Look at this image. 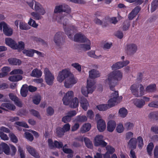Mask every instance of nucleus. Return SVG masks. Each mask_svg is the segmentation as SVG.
<instances>
[{"mask_svg": "<svg viewBox=\"0 0 158 158\" xmlns=\"http://www.w3.org/2000/svg\"><path fill=\"white\" fill-rule=\"evenodd\" d=\"M71 9L70 7L64 3L56 5L54 10V14H58L56 20L58 22L66 25L68 23L69 19L72 18L70 15Z\"/></svg>", "mask_w": 158, "mask_h": 158, "instance_id": "nucleus-1", "label": "nucleus"}, {"mask_svg": "<svg viewBox=\"0 0 158 158\" xmlns=\"http://www.w3.org/2000/svg\"><path fill=\"white\" fill-rule=\"evenodd\" d=\"M122 77V73L119 70L113 71L107 75V77L105 81V83L108 84L110 89L114 90V87L117 85L118 81L120 80Z\"/></svg>", "mask_w": 158, "mask_h": 158, "instance_id": "nucleus-2", "label": "nucleus"}, {"mask_svg": "<svg viewBox=\"0 0 158 158\" xmlns=\"http://www.w3.org/2000/svg\"><path fill=\"white\" fill-rule=\"evenodd\" d=\"M73 92L72 91H68L62 99L63 104L65 105H69L70 107L73 108L77 107L79 104L78 99L75 97L73 99Z\"/></svg>", "mask_w": 158, "mask_h": 158, "instance_id": "nucleus-3", "label": "nucleus"}, {"mask_svg": "<svg viewBox=\"0 0 158 158\" xmlns=\"http://www.w3.org/2000/svg\"><path fill=\"white\" fill-rule=\"evenodd\" d=\"M130 89L132 94L136 97H140L144 94V87L139 83H136L131 85Z\"/></svg>", "mask_w": 158, "mask_h": 158, "instance_id": "nucleus-4", "label": "nucleus"}, {"mask_svg": "<svg viewBox=\"0 0 158 158\" xmlns=\"http://www.w3.org/2000/svg\"><path fill=\"white\" fill-rule=\"evenodd\" d=\"M95 82L93 80L88 79L86 87L81 88V92L85 97H87L88 94L92 93L96 88L95 85Z\"/></svg>", "mask_w": 158, "mask_h": 158, "instance_id": "nucleus-5", "label": "nucleus"}, {"mask_svg": "<svg viewBox=\"0 0 158 158\" xmlns=\"http://www.w3.org/2000/svg\"><path fill=\"white\" fill-rule=\"evenodd\" d=\"M26 3L33 10L37 11L41 15H44L45 13V11L42 5L39 2L35 1H32L31 2H29L26 1Z\"/></svg>", "mask_w": 158, "mask_h": 158, "instance_id": "nucleus-6", "label": "nucleus"}, {"mask_svg": "<svg viewBox=\"0 0 158 158\" xmlns=\"http://www.w3.org/2000/svg\"><path fill=\"white\" fill-rule=\"evenodd\" d=\"M44 73L46 82L49 85H52L54 79V75L47 68H44Z\"/></svg>", "mask_w": 158, "mask_h": 158, "instance_id": "nucleus-7", "label": "nucleus"}, {"mask_svg": "<svg viewBox=\"0 0 158 158\" xmlns=\"http://www.w3.org/2000/svg\"><path fill=\"white\" fill-rule=\"evenodd\" d=\"M137 49V45L133 43L127 44L125 47L126 53L129 56H133L136 52Z\"/></svg>", "mask_w": 158, "mask_h": 158, "instance_id": "nucleus-8", "label": "nucleus"}, {"mask_svg": "<svg viewBox=\"0 0 158 158\" xmlns=\"http://www.w3.org/2000/svg\"><path fill=\"white\" fill-rule=\"evenodd\" d=\"M71 74L70 71L66 69L63 70L59 73L57 77V81L60 82H62L64 79H66Z\"/></svg>", "mask_w": 158, "mask_h": 158, "instance_id": "nucleus-9", "label": "nucleus"}, {"mask_svg": "<svg viewBox=\"0 0 158 158\" xmlns=\"http://www.w3.org/2000/svg\"><path fill=\"white\" fill-rule=\"evenodd\" d=\"M107 143L103 140V136L101 135H97L94 138V145L95 146H101L104 147L106 146Z\"/></svg>", "mask_w": 158, "mask_h": 158, "instance_id": "nucleus-10", "label": "nucleus"}, {"mask_svg": "<svg viewBox=\"0 0 158 158\" xmlns=\"http://www.w3.org/2000/svg\"><path fill=\"white\" fill-rule=\"evenodd\" d=\"M77 80L71 74L70 76L65 79L64 83V86L67 88L71 87L74 84L77 83Z\"/></svg>", "mask_w": 158, "mask_h": 158, "instance_id": "nucleus-11", "label": "nucleus"}, {"mask_svg": "<svg viewBox=\"0 0 158 158\" xmlns=\"http://www.w3.org/2000/svg\"><path fill=\"white\" fill-rule=\"evenodd\" d=\"M62 32H58L56 33L54 36L53 41L57 46H60L62 44Z\"/></svg>", "mask_w": 158, "mask_h": 158, "instance_id": "nucleus-12", "label": "nucleus"}, {"mask_svg": "<svg viewBox=\"0 0 158 158\" xmlns=\"http://www.w3.org/2000/svg\"><path fill=\"white\" fill-rule=\"evenodd\" d=\"M112 99L109 100L108 102V104H103L98 105L96 108L99 111H104L107 110L113 106V104H112Z\"/></svg>", "mask_w": 158, "mask_h": 158, "instance_id": "nucleus-13", "label": "nucleus"}, {"mask_svg": "<svg viewBox=\"0 0 158 158\" xmlns=\"http://www.w3.org/2000/svg\"><path fill=\"white\" fill-rule=\"evenodd\" d=\"M66 25H64V28L65 30L66 34L68 35L70 39L72 38V34L74 32H76L77 28L73 26H70L69 28H66Z\"/></svg>", "mask_w": 158, "mask_h": 158, "instance_id": "nucleus-14", "label": "nucleus"}, {"mask_svg": "<svg viewBox=\"0 0 158 158\" xmlns=\"http://www.w3.org/2000/svg\"><path fill=\"white\" fill-rule=\"evenodd\" d=\"M88 39L85 35L81 34H77L74 36V40L77 42L83 43Z\"/></svg>", "mask_w": 158, "mask_h": 158, "instance_id": "nucleus-15", "label": "nucleus"}, {"mask_svg": "<svg viewBox=\"0 0 158 158\" xmlns=\"http://www.w3.org/2000/svg\"><path fill=\"white\" fill-rule=\"evenodd\" d=\"M3 152L6 155L10 154V148L8 145L4 143H2L0 144V154H2Z\"/></svg>", "mask_w": 158, "mask_h": 158, "instance_id": "nucleus-16", "label": "nucleus"}, {"mask_svg": "<svg viewBox=\"0 0 158 158\" xmlns=\"http://www.w3.org/2000/svg\"><path fill=\"white\" fill-rule=\"evenodd\" d=\"M4 108H6L8 110L14 111L16 109L15 106L13 104L9 103H2L0 107V108L5 111L7 110Z\"/></svg>", "mask_w": 158, "mask_h": 158, "instance_id": "nucleus-17", "label": "nucleus"}, {"mask_svg": "<svg viewBox=\"0 0 158 158\" xmlns=\"http://www.w3.org/2000/svg\"><path fill=\"white\" fill-rule=\"evenodd\" d=\"M26 148L27 151L32 156L35 158H40V156L35 149L33 147L27 145Z\"/></svg>", "mask_w": 158, "mask_h": 158, "instance_id": "nucleus-18", "label": "nucleus"}, {"mask_svg": "<svg viewBox=\"0 0 158 158\" xmlns=\"http://www.w3.org/2000/svg\"><path fill=\"white\" fill-rule=\"evenodd\" d=\"M1 25L3 27V31L5 35L7 36H10L12 34L13 30L11 28L8 27L6 24L3 23L2 24H0V25Z\"/></svg>", "mask_w": 158, "mask_h": 158, "instance_id": "nucleus-19", "label": "nucleus"}, {"mask_svg": "<svg viewBox=\"0 0 158 158\" xmlns=\"http://www.w3.org/2000/svg\"><path fill=\"white\" fill-rule=\"evenodd\" d=\"M97 127L98 130L100 132H102L106 128V124L105 121L102 119H99L97 123Z\"/></svg>", "mask_w": 158, "mask_h": 158, "instance_id": "nucleus-20", "label": "nucleus"}, {"mask_svg": "<svg viewBox=\"0 0 158 158\" xmlns=\"http://www.w3.org/2000/svg\"><path fill=\"white\" fill-rule=\"evenodd\" d=\"M6 44L14 49H16L17 46L16 43L13 39L10 38H7L5 39Z\"/></svg>", "mask_w": 158, "mask_h": 158, "instance_id": "nucleus-21", "label": "nucleus"}, {"mask_svg": "<svg viewBox=\"0 0 158 158\" xmlns=\"http://www.w3.org/2000/svg\"><path fill=\"white\" fill-rule=\"evenodd\" d=\"M111 98L109 100L112 99V104H113V106L118 103L117 102L118 98V91H114L111 93Z\"/></svg>", "mask_w": 158, "mask_h": 158, "instance_id": "nucleus-22", "label": "nucleus"}, {"mask_svg": "<svg viewBox=\"0 0 158 158\" xmlns=\"http://www.w3.org/2000/svg\"><path fill=\"white\" fill-rule=\"evenodd\" d=\"M89 77L91 80H93L94 79L99 77L100 76V73L99 72L94 69H93L90 70L89 72Z\"/></svg>", "mask_w": 158, "mask_h": 158, "instance_id": "nucleus-23", "label": "nucleus"}, {"mask_svg": "<svg viewBox=\"0 0 158 158\" xmlns=\"http://www.w3.org/2000/svg\"><path fill=\"white\" fill-rule=\"evenodd\" d=\"M116 126L115 122L113 120H110L107 123V129L108 131L112 132L114 130Z\"/></svg>", "mask_w": 158, "mask_h": 158, "instance_id": "nucleus-24", "label": "nucleus"}, {"mask_svg": "<svg viewBox=\"0 0 158 158\" xmlns=\"http://www.w3.org/2000/svg\"><path fill=\"white\" fill-rule=\"evenodd\" d=\"M150 119L152 121H158V111L152 112L150 113L148 115Z\"/></svg>", "mask_w": 158, "mask_h": 158, "instance_id": "nucleus-25", "label": "nucleus"}, {"mask_svg": "<svg viewBox=\"0 0 158 158\" xmlns=\"http://www.w3.org/2000/svg\"><path fill=\"white\" fill-rule=\"evenodd\" d=\"M80 103L82 108L85 110H87L89 106V104L86 99L83 97L81 98Z\"/></svg>", "mask_w": 158, "mask_h": 158, "instance_id": "nucleus-26", "label": "nucleus"}, {"mask_svg": "<svg viewBox=\"0 0 158 158\" xmlns=\"http://www.w3.org/2000/svg\"><path fill=\"white\" fill-rule=\"evenodd\" d=\"M145 103V101L142 99H137L134 101L135 105L139 108H142Z\"/></svg>", "mask_w": 158, "mask_h": 158, "instance_id": "nucleus-27", "label": "nucleus"}, {"mask_svg": "<svg viewBox=\"0 0 158 158\" xmlns=\"http://www.w3.org/2000/svg\"><path fill=\"white\" fill-rule=\"evenodd\" d=\"M84 43H86L87 44H81L80 45V47L84 51H86L90 50L91 48L90 41L88 39Z\"/></svg>", "mask_w": 158, "mask_h": 158, "instance_id": "nucleus-28", "label": "nucleus"}, {"mask_svg": "<svg viewBox=\"0 0 158 158\" xmlns=\"http://www.w3.org/2000/svg\"><path fill=\"white\" fill-rule=\"evenodd\" d=\"M156 90V84H153L148 86L145 89L146 92L149 93L154 92Z\"/></svg>", "mask_w": 158, "mask_h": 158, "instance_id": "nucleus-29", "label": "nucleus"}, {"mask_svg": "<svg viewBox=\"0 0 158 158\" xmlns=\"http://www.w3.org/2000/svg\"><path fill=\"white\" fill-rule=\"evenodd\" d=\"M28 92V86L27 85H23L21 90L20 94L21 96L23 97H26Z\"/></svg>", "mask_w": 158, "mask_h": 158, "instance_id": "nucleus-30", "label": "nucleus"}, {"mask_svg": "<svg viewBox=\"0 0 158 158\" xmlns=\"http://www.w3.org/2000/svg\"><path fill=\"white\" fill-rule=\"evenodd\" d=\"M137 140L134 138H132L129 141L128 145L129 147L132 149H135L136 147Z\"/></svg>", "mask_w": 158, "mask_h": 158, "instance_id": "nucleus-31", "label": "nucleus"}, {"mask_svg": "<svg viewBox=\"0 0 158 158\" xmlns=\"http://www.w3.org/2000/svg\"><path fill=\"white\" fill-rule=\"evenodd\" d=\"M42 74V72L37 69H33L30 74L31 76L36 77H40Z\"/></svg>", "mask_w": 158, "mask_h": 158, "instance_id": "nucleus-32", "label": "nucleus"}, {"mask_svg": "<svg viewBox=\"0 0 158 158\" xmlns=\"http://www.w3.org/2000/svg\"><path fill=\"white\" fill-rule=\"evenodd\" d=\"M23 77L20 75H14L9 77L8 79L11 81L17 82L21 80Z\"/></svg>", "mask_w": 158, "mask_h": 158, "instance_id": "nucleus-33", "label": "nucleus"}, {"mask_svg": "<svg viewBox=\"0 0 158 158\" xmlns=\"http://www.w3.org/2000/svg\"><path fill=\"white\" fill-rule=\"evenodd\" d=\"M8 61L9 64L14 65H19L21 63L19 60L15 58H9Z\"/></svg>", "mask_w": 158, "mask_h": 158, "instance_id": "nucleus-34", "label": "nucleus"}, {"mask_svg": "<svg viewBox=\"0 0 158 158\" xmlns=\"http://www.w3.org/2000/svg\"><path fill=\"white\" fill-rule=\"evenodd\" d=\"M118 113L120 117L124 118L127 114V111L125 108L123 107L119 110Z\"/></svg>", "mask_w": 158, "mask_h": 158, "instance_id": "nucleus-35", "label": "nucleus"}, {"mask_svg": "<svg viewBox=\"0 0 158 158\" xmlns=\"http://www.w3.org/2000/svg\"><path fill=\"white\" fill-rule=\"evenodd\" d=\"M91 126L90 124L87 123L84 125L81 129V131L82 133L86 132L90 130Z\"/></svg>", "mask_w": 158, "mask_h": 158, "instance_id": "nucleus-36", "label": "nucleus"}, {"mask_svg": "<svg viewBox=\"0 0 158 158\" xmlns=\"http://www.w3.org/2000/svg\"><path fill=\"white\" fill-rule=\"evenodd\" d=\"M24 54H25L26 56L32 57L33 56L34 53H35V50L32 49H29L28 50L25 49L23 51Z\"/></svg>", "mask_w": 158, "mask_h": 158, "instance_id": "nucleus-37", "label": "nucleus"}, {"mask_svg": "<svg viewBox=\"0 0 158 158\" xmlns=\"http://www.w3.org/2000/svg\"><path fill=\"white\" fill-rule=\"evenodd\" d=\"M134 127L133 123L130 122H127L124 124L125 128L127 131H129L132 129Z\"/></svg>", "mask_w": 158, "mask_h": 158, "instance_id": "nucleus-38", "label": "nucleus"}, {"mask_svg": "<svg viewBox=\"0 0 158 158\" xmlns=\"http://www.w3.org/2000/svg\"><path fill=\"white\" fill-rule=\"evenodd\" d=\"M31 15L33 16V18L36 20H39L42 18V17L40 15H41L37 12H32L31 13Z\"/></svg>", "mask_w": 158, "mask_h": 158, "instance_id": "nucleus-39", "label": "nucleus"}, {"mask_svg": "<svg viewBox=\"0 0 158 158\" xmlns=\"http://www.w3.org/2000/svg\"><path fill=\"white\" fill-rule=\"evenodd\" d=\"M122 62H118L114 64L111 68L113 70L120 69L122 68Z\"/></svg>", "mask_w": 158, "mask_h": 158, "instance_id": "nucleus-40", "label": "nucleus"}, {"mask_svg": "<svg viewBox=\"0 0 158 158\" xmlns=\"http://www.w3.org/2000/svg\"><path fill=\"white\" fill-rule=\"evenodd\" d=\"M41 97L40 95H37L34 96L33 98V103L36 105H38L40 102Z\"/></svg>", "mask_w": 158, "mask_h": 158, "instance_id": "nucleus-41", "label": "nucleus"}, {"mask_svg": "<svg viewBox=\"0 0 158 158\" xmlns=\"http://www.w3.org/2000/svg\"><path fill=\"white\" fill-rule=\"evenodd\" d=\"M84 141L86 146L89 148L92 149L93 148V144L90 140L87 138H84Z\"/></svg>", "mask_w": 158, "mask_h": 158, "instance_id": "nucleus-42", "label": "nucleus"}, {"mask_svg": "<svg viewBox=\"0 0 158 158\" xmlns=\"http://www.w3.org/2000/svg\"><path fill=\"white\" fill-rule=\"evenodd\" d=\"M19 28L22 30H27L30 28L27 24L23 22H20L19 24Z\"/></svg>", "mask_w": 158, "mask_h": 158, "instance_id": "nucleus-43", "label": "nucleus"}, {"mask_svg": "<svg viewBox=\"0 0 158 158\" xmlns=\"http://www.w3.org/2000/svg\"><path fill=\"white\" fill-rule=\"evenodd\" d=\"M64 131L62 128L57 127L56 129V133L58 136L60 137L64 135Z\"/></svg>", "mask_w": 158, "mask_h": 158, "instance_id": "nucleus-44", "label": "nucleus"}, {"mask_svg": "<svg viewBox=\"0 0 158 158\" xmlns=\"http://www.w3.org/2000/svg\"><path fill=\"white\" fill-rule=\"evenodd\" d=\"M130 22L128 20L125 21L123 23V31L128 30L130 26Z\"/></svg>", "mask_w": 158, "mask_h": 158, "instance_id": "nucleus-45", "label": "nucleus"}, {"mask_svg": "<svg viewBox=\"0 0 158 158\" xmlns=\"http://www.w3.org/2000/svg\"><path fill=\"white\" fill-rule=\"evenodd\" d=\"M138 147L141 149L143 145V140L141 136H139L137 138Z\"/></svg>", "mask_w": 158, "mask_h": 158, "instance_id": "nucleus-46", "label": "nucleus"}, {"mask_svg": "<svg viewBox=\"0 0 158 158\" xmlns=\"http://www.w3.org/2000/svg\"><path fill=\"white\" fill-rule=\"evenodd\" d=\"M154 147V145L152 143H150L147 147V152L150 156L152 155V152Z\"/></svg>", "mask_w": 158, "mask_h": 158, "instance_id": "nucleus-47", "label": "nucleus"}, {"mask_svg": "<svg viewBox=\"0 0 158 158\" xmlns=\"http://www.w3.org/2000/svg\"><path fill=\"white\" fill-rule=\"evenodd\" d=\"M106 150H107L106 153L112 154L115 151V149L112 147L110 145H107L106 147Z\"/></svg>", "mask_w": 158, "mask_h": 158, "instance_id": "nucleus-48", "label": "nucleus"}, {"mask_svg": "<svg viewBox=\"0 0 158 158\" xmlns=\"http://www.w3.org/2000/svg\"><path fill=\"white\" fill-rule=\"evenodd\" d=\"M23 73V70L20 69H16L13 70L10 73L11 75H15L17 74H22Z\"/></svg>", "mask_w": 158, "mask_h": 158, "instance_id": "nucleus-49", "label": "nucleus"}, {"mask_svg": "<svg viewBox=\"0 0 158 158\" xmlns=\"http://www.w3.org/2000/svg\"><path fill=\"white\" fill-rule=\"evenodd\" d=\"M28 24L34 28H36L38 26V24L36 23L35 21L31 18L28 22Z\"/></svg>", "mask_w": 158, "mask_h": 158, "instance_id": "nucleus-50", "label": "nucleus"}, {"mask_svg": "<svg viewBox=\"0 0 158 158\" xmlns=\"http://www.w3.org/2000/svg\"><path fill=\"white\" fill-rule=\"evenodd\" d=\"M30 113L34 116L36 117L39 118H40V116L39 112L34 110H30Z\"/></svg>", "mask_w": 158, "mask_h": 158, "instance_id": "nucleus-51", "label": "nucleus"}, {"mask_svg": "<svg viewBox=\"0 0 158 158\" xmlns=\"http://www.w3.org/2000/svg\"><path fill=\"white\" fill-rule=\"evenodd\" d=\"M15 123L20 126L26 128H29V126L27 124L24 122H17Z\"/></svg>", "mask_w": 158, "mask_h": 158, "instance_id": "nucleus-52", "label": "nucleus"}, {"mask_svg": "<svg viewBox=\"0 0 158 158\" xmlns=\"http://www.w3.org/2000/svg\"><path fill=\"white\" fill-rule=\"evenodd\" d=\"M9 136L11 141L15 143H17L18 141V139L15 135L12 133L9 134Z\"/></svg>", "mask_w": 158, "mask_h": 158, "instance_id": "nucleus-53", "label": "nucleus"}, {"mask_svg": "<svg viewBox=\"0 0 158 158\" xmlns=\"http://www.w3.org/2000/svg\"><path fill=\"white\" fill-rule=\"evenodd\" d=\"M117 132L119 133L122 132L124 130V127L122 124H119L118 125L116 128Z\"/></svg>", "mask_w": 158, "mask_h": 158, "instance_id": "nucleus-54", "label": "nucleus"}, {"mask_svg": "<svg viewBox=\"0 0 158 158\" xmlns=\"http://www.w3.org/2000/svg\"><path fill=\"white\" fill-rule=\"evenodd\" d=\"M72 66L75 68L79 72H81V65L78 63H75L72 64H71Z\"/></svg>", "mask_w": 158, "mask_h": 158, "instance_id": "nucleus-55", "label": "nucleus"}, {"mask_svg": "<svg viewBox=\"0 0 158 158\" xmlns=\"http://www.w3.org/2000/svg\"><path fill=\"white\" fill-rule=\"evenodd\" d=\"M26 135V138L29 141H31L34 139V138L32 135L29 132H26L25 133Z\"/></svg>", "mask_w": 158, "mask_h": 158, "instance_id": "nucleus-56", "label": "nucleus"}, {"mask_svg": "<svg viewBox=\"0 0 158 158\" xmlns=\"http://www.w3.org/2000/svg\"><path fill=\"white\" fill-rule=\"evenodd\" d=\"M54 148H61L63 147L62 143L61 142H58L57 141H54Z\"/></svg>", "mask_w": 158, "mask_h": 158, "instance_id": "nucleus-57", "label": "nucleus"}, {"mask_svg": "<svg viewBox=\"0 0 158 158\" xmlns=\"http://www.w3.org/2000/svg\"><path fill=\"white\" fill-rule=\"evenodd\" d=\"M16 45L17 46L16 49H23L24 48V44L23 41L19 42V44L16 43Z\"/></svg>", "mask_w": 158, "mask_h": 158, "instance_id": "nucleus-58", "label": "nucleus"}, {"mask_svg": "<svg viewBox=\"0 0 158 158\" xmlns=\"http://www.w3.org/2000/svg\"><path fill=\"white\" fill-rule=\"evenodd\" d=\"M71 118L67 114L66 115L63 117L62 121L64 123H66L68 122H70L71 120Z\"/></svg>", "mask_w": 158, "mask_h": 158, "instance_id": "nucleus-59", "label": "nucleus"}, {"mask_svg": "<svg viewBox=\"0 0 158 158\" xmlns=\"http://www.w3.org/2000/svg\"><path fill=\"white\" fill-rule=\"evenodd\" d=\"M76 114V111L75 110H73L69 111L67 114L71 118L72 117L75 116Z\"/></svg>", "mask_w": 158, "mask_h": 158, "instance_id": "nucleus-60", "label": "nucleus"}, {"mask_svg": "<svg viewBox=\"0 0 158 158\" xmlns=\"http://www.w3.org/2000/svg\"><path fill=\"white\" fill-rule=\"evenodd\" d=\"M62 128L65 132L70 130V126L69 123H66L64 125L63 127Z\"/></svg>", "mask_w": 158, "mask_h": 158, "instance_id": "nucleus-61", "label": "nucleus"}, {"mask_svg": "<svg viewBox=\"0 0 158 158\" xmlns=\"http://www.w3.org/2000/svg\"><path fill=\"white\" fill-rule=\"evenodd\" d=\"M2 72L5 73L6 76L7 75L8 73L10 70V67H5L3 68L2 69Z\"/></svg>", "mask_w": 158, "mask_h": 158, "instance_id": "nucleus-62", "label": "nucleus"}, {"mask_svg": "<svg viewBox=\"0 0 158 158\" xmlns=\"http://www.w3.org/2000/svg\"><path fill=\"white\" fill-rule=\"evenodd\" d=\"M148 106L151 107L158 108V102H152L148 104Z\"/></svg>", "mask_w": 158, "mask_h": 158, "instance_id": "nucleus-63", "label": "nucleus"}, {"mask_svg": "<svg viewBox=\"0 0 158 158\" xmlns=\"http://www.w3.org/2000/svg\"><path fill=\"white\" fill-rule=\"evenodd\" d=\"M87 116L90 119L93 118L94 116L93 111L91 110H88L87 112Z\"/></svg>", "mask_w": 158, "mask_h": 158, "instance_id": "nucleus-64", "label": "nucleus"}]
</instances>
